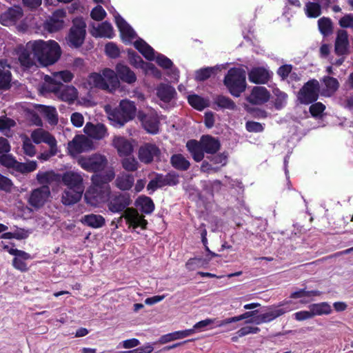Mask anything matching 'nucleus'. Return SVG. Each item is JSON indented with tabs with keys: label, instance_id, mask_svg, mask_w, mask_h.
Wrapping results in <instances>:
<instances>
[{
	"label": "nucleus",
	"instance_id": "obj_50",
	"mask_svg": "<svg viewBox=\"0 0 353 353\" xmlns=\"http://www.w3.org/2000/svg\"><path fill=\"white\" fill-rule=\"evenodd\" d=\"M304 10L306 16L309 18H317L322 13L321 6L317 2H307Z\"/></svg>",
	"mask_w": 353,
	"mask_h": 353
},
{
	"label": "nucleus",
	"instance_id": "obj_48",
	"mask_svg": "<svg viewBox=\"0 0 353 353\" xmlns=\"http://www.w3.org/2000/svg\"><path fill=\"white\" fill-rule=\"evenodd\" d=\"M136 202L140 206L141 211L146 214H151L154 210V203L149 196H140Z\"/></svg>",
	"mask_w": 353,
	"mask_h": 353
},
{
	"label": "nucleus",
	"instance_id": "obj_8",
	"mask_svg": "<svg viewBox=\"0 0 353 353\" xmlns=\"http://www.w3.org/2000/svg\"><path fill=\"white\" fill-rule=\"evenodd\" d=\"M85 28L86 24L82 18H76L72 21V26L68 35L70 47L79 48L83 45L86 34Z\"/></svg>",
	"mask_w": 353,
	"mask_h": 353
},
{
	"label": "nucleus",
	"instance_id": "obj_35",
	"mask_svg": "<svg viewBox=\"0 0 353 353\" xmlns=\"http://www.w3.org/2000/svg\"><path fill=\"white\" fill-rule=\"evenodd\" d=\"M201 142L204 152L208 154H214L220 148L219 141L210 135L203 137Z\"/></svg>",
	"mask_w": 353,
	"mask_h": 353
},
{
	"label": "nucleus",
	"instance_id": "obj_60",
	"mask_svg": "<svg viewBox=\"0 0 353 353\" xmlns=\"http://www.w3.org/2000/svg\"><path fill=\"white\" fill-rule=\"evenodd\" d=\"M106 54L110 58L115 59L120 55V50L117 46L112 42L108 43L105 46Z\"/></svg>",
	"mask_w": 353,
	"mask_h": 353
},
{
	"label": "nucleus",
	"instance_id": "obj_11",
	"mask_svg": "<svg viewBox=\"0 0 353 353\" xmlns=\"http://www.w3.org/2000/svg\"><path fill=\"white\" fill-rule=\"evenodd\" d=\"M34 41H29L18 52L19 63L26 70H29L36 65L37 57L34 50Z\"/></svg>",
	"mask_w": 353,
	"mask_h": 353
},
{
	"label": "nucleus",
	"instance_id": "obj_14",
	"mask_svg": "<svg viewBox=\"0 0 353 353\" xmlns=\"http://www.w3.org/2000/svg\"><path fill=\"white\" fill-rule=\"evenodd\" d=\"M161 150L154 143H145L140 146L138 151V157L141 162L145 164L151 163L154 158H159Z\"/></svg>",
	"mask_w": 353,
	"mask_h": 353
},
{
	"label": "nucleus",
	"instance_id": "obj_3",
	"mask_svg": "<svg viewBox=\"0 0 353 353\" xmlns=\"http://www.w3.org/2000/svg\"><path fill=\"white\" fill-rule=\"evenodd\" d=\"M223 84L231 95L239 97L246 89L245 70L239 68H230L224 77Z\"/></svg>",
	"mask_w": 353,
	"mask_h": 353
},
{
	"label": "nucleus",
	"instance_id": "obj_55",
	"mask_svg": "<svg viewBox=\"0 0 353 353\" xmlns=\"http://www.w3.org/2000/svg\"><path fill=\"white\" fill-rule=\"evenodd\" d=\"M321 294V292L319 290H305V289H301L298 291L292 292L290 297L291 299H299L302 297H310L315 296H320Z\"/></svg>",
	"mask_w": 353,
	"mask_h": 353
},
{
	"label": "nucleus",
	"instance_id": "obj_21",
	"mask_svg": "<svg viewBox=\"0 0 353 353\" xmlns=\"http://www.w3.org/2000/svg\"><path fill=\"white\" fill-rule=\"evenodd\" d=\"M114 21L123 41H131V40L137 37L136 32L132 28L119 14L117 13L114 16Z\"/></svg>",
	"mask_w": 353,
	"mask_h": 353
},
{
	"label": "nucleus",
	"instance_id": "obj_18",
	"mask_svg": "<svg viewBox=\"0 0 353 353\" xmlns=\"http://www.w3.org/2000/svg\"><path fill=\"white\" fill-rule=\"evenodd\" d=\"M92 145V141L87 137L82 134L76 135L73 139L68 143V150L72 154H80L89 150Z\"/></svg>",
	"mask_w": 353,
	"mask_h": 353
},
{
	"label": "nucleus",
	"instance_id": "obj_58",
	"mask_svg": "<svg viewBox=\"0 0 353 353\" xmlns=\"http://www.w3.org/2000/svg\"><path fill=\"white\" fill-rule=\"evenodd\" d=\"M74 78V74L69 70H62L54 74V78L57 82L60 80L65 83L70 82Z\"/></svg>",
	"mask_w": 353,
	"mask_h": 353
},
{
	"label": "nucleus",
	"instance_id": "obj_7",
	"mask_svg": "<svg viewBox=\"0 0 353 353\" xmlns=\"http://www.w3.org/2000/svg\"><path fill=\"white\" fill-rule=\"evenodd\" d=\"M320 84L316 79H310L301 87L297 93L301 104L309 105L317 101L319 97Z\"/></svg>",
	"mask_w": 353,
	"mask_h": 353
},
{
	"label": "nucleus",
	"instance_id": "obj_51",
	"mask_svg": "<svg viewBox=\"0 0 353 353\" xmlns=\"http://www.w3.org/2000/svg\"><path fill=\"white\" fill-rule=\"evenodd\" d=\"M258 313V310H253L250 312H246L239 316H233L231 318H227L220 321H218V324H216V327H221L232 323H235L243 319H246L251 316H255Z\"/></svg>",
	"mask_w": 353,
	"mask_h": 353
},
{
	"label": "nucleus",
	"instance_id": "obj_26",
	"mask_svg": "<svg viewBox=\"0 0 353 353\" xmlns=\"http://www.w3.org/2000/svg\"><path fill=\"white\" fill-rule=\"evenodd\" d=\"M84 132L95 139H102L107 134V128L103 123H97L96 125L92 123H87L83 129Z\"/></svg>",
	"mask_w": 353,
	"mask_h": 353
},
{
	"label": "nucleus",
	"instance_id": "obj_2",
	"mask_svg": "<svg viewBox=\"0 0 353 353\" xmlns=\"http://www.w3.org/2000/svg\"><path fill=\"white\" fill-rule=\"evenodd\" d=\"M34 50L36 53L37 61L44 67L55 63L61 55V48L59 43L54 40L34 41Z\"/></svg>",
	"mask_w": 353,
	"mask_h": 353
},
{
	"label": "nucleus",
	"instance_id": "obj_39",
	"mask_svg": "<svg viewBox=\"0 0 353 353\" xmlns=\"http://www.w3.org/2000/svg\"><path fill=\"white\" fill-rule=\"evenodd\" d=\"M170 163L173 168L181 171L188 170L190 166L189 161L181 154H173L170 158Z\"/></svg>",
	"mask_w": 353,
	"mask_h": 353
},
{
	"label": "nucleus",
	"instance_id": "obj_30",
	"mask_svg": "<svg viewBox=\"0 0 353 353\" xmlns=\"http://www.w3.org/2000/svg\"><path fill=\"white\" fill-rule=\"evenodd\" d=\"M83 189L67 188L62 195V203L65 205H71L77 203L81 199Z\"/></svg>",
	"mask_w": 353,
	"mask_h": 353
},
{
	"label": "nucleus",
	"instance_id": "obj_5",
	"mask_svg": "<svg viewBox=\"0 0 353 353\" xmlns=\"http://www.w3.org/2000/svg\"><path fill=\"white\" fill-rule=\"evenodd\" d=\"M0 164L8 169L12 170L11 173L28 174L34 171L37 168V162L30 161L27 163L19 162L10 154H3L0 156Z\"/></svg>",
	"mask_w": 353,
	"mask_h": 353
},
{
	"label": "nucleus",
	"instance_id": "obj_54",
	"mask_svg": "<svg viewBox=\"0 0 353 353\" xmlns=\"http://www.w3.org/2000/svg\"><path fill=\"white\" fill-rule=\"evenodd\" d=\"M57 176L52 172H39L37 175V179L39 183L47 185L57 179Z\"/></svg>",
	"mask_w": 353,
	"mask_h": 353
},
{
	"label": "nucleus",
	"instance_id": "obj_29",
	"mask_svg": "<svg viewBox=\"0 0 353 353\" xmlns=\"http://www.w3.org/2000/svg\"><path fill=\"white\" fill-rule=\"evenodd\" d=\"M176 94L174 88L169 84L160 83L157 88V97L165 103H170Z\"/></svg>",
	"mask_w": 353,
	"mask_h": 353
},
{
	"label": "nucleus",
	"instance_id": "obj_44",
	"mask_svg": "<svg viewBox=\"0 0 353 353\" xmlns=\"http://www.w3.org/2000/svg\"><path fill=\"white\" fill-rule=\"evenodd\" d=\"M309 308L312 312L313 317L317 315L330 314L332 312L331 306L327 302L311 304Z\"/></svg>",
	"mask_w": 353,
	"mask_h": 353
},
{
	"label": "nucleus",
	"instance_id": "obj_62",
	"mask_svg": "<svg viewBox=\"0 0 353 353\" xmlns=\"http://www.w3.org/2000/svg\"><path fill=\"white\" fill-rule=\"evenodd\" d=\"M202 258H191L185 263V268L189 271H193L203 265Z\"/></svg>",
	"mask_w": 353,
	"mask_h": 353
},
{
	"label": "nucleus",
	"instance_id": "obj_32",
	"mask_svg": "<svg viewBox=\"0 0 353 353\" xmlns=\"http://www.w3.org/2000/svg\"><path fill=\"white\" fill-rule=\"evenodd\" d=\"M291 310L288 304L281 303L276 309L261 314L264 323H269Z\"/></svg>",
	"mask_w": 353,
	"mask_h": 353
},
{
	"label": "nucleus",
	"instance_id": "obj_64",
	"mask_svg": "<svg viewBox=\"0 0 353 353\" xmlns=\"http://www.w3.org/2000/svg\"><path fill=\"white\" fill-rule=\"evenodd\" d=\"M154 350L152 344L146 343L143 346L137 347L132 350L123 351L121 353H151Z\"/></svg>",
	"mask_w": 353,
	"mask_h": 353
},
{
	"label": "nucleus",
	"instance_id": "obj_38",
	"mask_svg": "<svg viewBox=\"0 0 353 353\" xmlns=\"http://www.w3.org/2000/svg\"><path fill=\"white\" fill-rule=\"evenodd\" d=\"M213 102L220 109H227L230 110H234L236 108V105L233 100L230 97L223 94H217L213 97Z\"/></svg>",
	"mask_w": 353,
	"mask_h": 353
},
{
	"label": "nucleus",
	"instance_id": "obj_45",
	"mask_svg": "<svg viewBox=\"0 0 353 353\" xmlns=\"http://www.w3.org/2000/svg\"><path fill=\"white\" fill-rule=\"evenodd\" d=\"M318 27L323 37H327L333 32V23L329 17H323L318 20Z\"/></svg>",
	"mask_w": 353,
	"mask_h": 353
},
{
	"label": "nucleus",
	"instance_id": "obj_46",
	"mask_svg": "<svg viewBox=\"0 0 353 353\" xmlns=\"http://www.w3.org/2000/svg\"><path fill=\"white\" fill-rule=\"evenodd\" d=\"M219 68L206 67L201 68L195 72V80L196 81H204L210 78L212 75L216 74Z\"/></svg>",
	"mask_w": 353,
	"mask_h": 353
},
{
	"label": "nucleus",
	"instance_id": "obj_57",
	"mask_svg": "<svg viewBox=\"0 0 353 353\" xmlns=\"http://www.w3.org/2000/svg\"><path fill=\"white\" fill-rule=\"evenodd\" d=\"M102 76L105 79L108 85H114L118 83L117 74L112 70L105 68L102 71Z\"/></svg>",
	"mask_w": 353,
	"mask_h": 353
},
{
	"label": "nucleus",
	"instance_id": "obj_41",
	"mask_svg": "<svg viewBox=\"0 0 353 353\" xmlns=\"http://www.w3.org/2000/svg\"><path fill=\"white\" fill-rule=\"evenodd\" d=\"M96 34H93L95 37H106L111 39L114 37L113 28L108 21L102 22L96 29Z\"/></svg>",
	"mask_w": 353,
	"mask_h": 353
},
{
	"label": "nucleus",
	"instance_id": "obj_1",
	"mask_svg": "<svg viewBox=\"0 0 353 353\" xmlns=\"http://www.w3.org/2000/svg\"><path fill=\"white\" fill-rule=\"evenodd\" d=\"M115 176L113 170H108L104 174L96 173L92 176V186L85 193V200L92 205H97L104 202L107 195L110 193V182Z\"/></svg>",
	"mask_w": 353,
	"mask_h": 353
},
{
	"label": "nucleus",
	"instance_id": "obj_63",
	"mask_svg": "<svg viewBox=\"0 0 353 353\" xmlns=\"http://www.w3.org/2000/svg\"><path fill=\"white\" fill-rule=\"evenodd\" d=\"M339 26L343 28L353 29V14H346L339 21Z\"/></svg>",
	"mask_w": 353,
	"mask_h": 353
},
{
	"label": "nucleus",
	"instance_id": "obj_43",
	"mask_svg": "<svg viewBox=\"0 0 353 353\" xmlns=\"http://www.w3.org/2000/svg\"><path fill=\"white\" fill-rule=\"evenodd\" d=\"M188 103L195 110L202 111L208 106V101L202 97L193 94L188 97Z\"/></svg>",
	"mask_w": 353,
	"mask_h": 353
},
{
	"label": "nucleus",
	"instance_id": "obj_17",
	"mask_svg": "<svg viewBox=\"0 0 353 353\" xmlns=\"http://www.w3.org/2000/svg\"><path fill=\"white\" fill-rule=\"evenodd\" d=\"M8 253L11 255L15 256L12 262V265L14 268L21 272H26L28 271L29 268L25 261L32 259V256L29 253L17 248H11L8 250Z\"/></svg>",
	"mask_w": 353,
	"mask_h": 353
},
{
	"label": "nucleus",
	"instance_id": "obj_53",
	"mask_svg": "<svg viewBox=\"0 0 353 353\" xmlns=\"http://www.w3.org/2000/svg\"><path fill=\"white\" fill-rule=\"evenodd\" d=\"M123 168L128 172H135L139 168V163L134 157H125L121 160Z\"/></svg>",
	"mask_w": 353,
	"mask_h": 353
},
{
	"label": "nucleus",
	"instance_id": "obj_34",
	"mask_svg": "<svg viewBox=\"0 0 353 353\" xmlns=\"http://www.w3.org/2000/svg\"><path fill=\"white\" fill-rule=\"evenodd\" d=\"M82 223L92 228H100L105 225V218L100 214H90L85 215L81 219Z\"/></svg>",
	"mask_w": 353,
	"mask_h": 353
},
{
	"label": "nucleus",
	"instance_id": "obj_12",
	"mask_svg": "<svg viewBox=\"0 0 353 353\" xmlns=\"http://www.w3.org/2000/svg\"><path fill=\"white\" fill-rule=\"evenodd\" d=\"M138 119L143 128L149 133L155 134L159 129V120L157 112L150 110L148 112L139 110L137 113Z\"/></svg>",
	"mask_w": 353,
	"mask_h": 353
},
{
	"label": "nucleus",
	"instance_id": "obj_4",
	"mask_svg": "<svg viewBox=\"0 0 353 353\" xmlns=\"http://www.w3.org/2000/svg\"><path fill=\"white\" fill-rule=\"evenodd\" d=\"M105 201L107 202L108 210L114 214L124 212L127 209H134L129 208L132 200L130 194L128 192H111L110 191Z\"/></svg>",
	"mask_w": 353,
	"mask_h": 353
},
{
	"label": "nucleus",
	"instance_id": "obj_22",
	"mask_svg": "<svg viewBox=\"0 0 353 353\" xmlns=\"http://www.w3.org/2000/svg\"><path fill=\"white\" fill-rule=\"evenodd\" d=\"M349 40L348 34L345 30H339L334 43V52L338 56H343L348 53Z\"/></svg>",
	"mask_w": 353,
	"mask_h": 353
},
{
	"label": "nucleus",
	"instance_id": "obj_42",
	"mask_svg": "<svg viewBox=\"0 0 353 353\" xmlns=\"http://www.w3.org/2000/svg\"><path fill=\"white\" fill-rule=\"evenodd\" d=\"M110 120L113 123V125L117 127H121L130 120L121 112L119 108L114 109L109 114Z\"/></svg>",
	"mask_w": 353,
	"mask_h": 353
},
{
	"label": "nucleus",
	"instance_id": "obj_23",
	"mask_svg": "<svg viewBox=\"0 0 353 353\" xmlns=\"http://www.w3.org/2000/svg\"><path fill=\"white\" fill-rule=\"evenodd\" d=\"M12 73L6 60H0V90H8L11 88Z\"/></svg>",
	"mask_w": 353,
	"mask_h": 353
},
{
	"label": "nucleus",
	"instance_id": "obj_56",
	"mask_svg": "<svg viewBox=\"0 0 353 353\" xmlns=\"http://www.w3.org/2000/svg\"><path fill=\"white\" fill-rule=\"evenodd\" d=\"M309 108L310 113L314 118L321 117L322 113L325 111L326 107L321 102H314L311 103Z\"/></svg>",
	"mask_w": 353,
	"mask_h": 353
},
{
	"label": "nucleus",
	"instance_id": "obj_15",
	"mask_svg": "<svg viewBox=\"0 0 353 353\" xmlns=\"http://www.w3.org/2000/svg\"><path fill=\"white\" fill-rule=\"evenodd\" d=\"M31 139L36 144L45 143L49 145L51 148V154L55 155L57 153V141L55 138L48 131L41 128H38L31 133Z\"/></svg>",
	"mask_w": 353,
	"mask_h": 353
},
{
	"label": "nucleus",
	"instance_id": "obj_16",
	"mask_svg": "<svg viewBox=\"0 0 353 353\" xmlns=\"http://www.w3.org/2000/svg\"><path fill=\"white\" fill-rule=\"evenodd\" d=\"M66 17V12L63 9L55 10L52 17L45 24L46 29L50 32H57L63 28L65 26L64 19Z\"/></svg>",
	"mask_w": 353,
	"mask_h": 353
},
{
	"label": "nucleus",
	"instance_id": "obj_31",
	"mask_svg": "<svg viewBox=\"0 0 353 353\" xmlns=\"http://www.w3.org/2000/svg\"><path fill=\"white\" fill-rule=\"evenodd\" d=\"M186 148L196 162H200L203 160L205 152L201 142L194 139L189 140L186 143Z\"/></svg>",
	"mask_w": 353,
	"mask_h": 353
},
{
	"label": "nucleus",
	"instance_id": "obj_27",
	"mask_svg": "<svg viewBox=\"0 0 353 353\" xmlns=\"http://www.w3.org/2000/svg\"><path fill=\"white\" fill-rule=\"evenodd\" d=\"M62 182L67 188L83 189V178L81 176L74 172H66L62 176Z\"/></svg>",
	"mask_w": 353,
	"mask_h": 353
},
{
	"label": "nucleus",
	"instance_id": "obj_40",
	"mask_svg": "<svg viewBox=\"0 0 353 353\" xmlns=\"http://www.w3.org/2000/svg\"><path fill=\"white\" fill-rule=\"evenodd\" d=\"M118 108L130 120L134 118L137 108L133 101L127 99L121 100Z\"/></svg>",
	"mask_w": 353,
	"mask_h": 353
},
{
	"label": "nucleus",
	"instance_id": "obj_13",
	"mask_svg": "<svg viewBox=\"0 0 353 353\" xmlns=\"http://www.w3.org/2000/svg\"><path fill=\"white\" fill-rule=\"evenodd\" d=\"M50 196V190L48 185L34 189L28 199L29 204L35 209L42 208Z\"/></svg>",
	"mask_w": 353,
	"mask_h": 353
},
{
	"label": "nucleus",
	"instance_id": "obj_10",
	"mask_svg": "<svg viewBox=\"0 0 353 353\" xmlns=\"http://www.w3.org/2000/svg\"><path fill=\"white\" fill-rule=\"evenodd\" d=\"M79 163L86 171L97 172L105 168L108 160L103 155L94 154L88 158L80 159Z\"/></svg>",
	"mask_w": 353,
	"mask_h": 353
},
{
	"label": "nucleus",
	"instance_id": "obj_9",
	"mask_svg": "<svg viewBox=\"0 0 353 353\" xmlns=\"http://www.w3.org/2000/svg\"><path fill=\"white\" fill-rule=\"evenodd\" d=\"M123 219H125L126 223L129 228L137 229L140 227L142 230H146L148 224V221L145 219L144 216L141 215L136 209H127L123 212L122 215L117 219H114L111 225L116 223L115 228H118V224L122 222Z\"/></svg>",
	"mask_w": 353,
	"mask_h": 353
},
{
	"label": "nucleus",
	"instance_id": "obj_37",
	"mask_svg": "<svg viewBox=\"0 0 353 353\" xmlns=\"http://www.w3.org/2000/svg\"><path fill=\"white\" fill-rule=\"evenodd\" d=\"M134 178L132 174H122L115 181L116 186L121 190H129L134 185Z\"/></svg>",
	"mask_w": 353,
	"mask_h": 353
},
{
	"label": "nucleus",
	"instance_id": "obj_47",
	"mask_svg": "<svg viewBox=\"0 0 353 353\" xmlns=\"http://www.w3.org/2000/svg\"><path fill=\"white\" fill-rule=\"evenodd\" d=\"M89 84L102 90L108 89V82L105 81V79L102 76V74L93 72L89 75L88 77Z\"/></svg>",
	"mask_w": 353,
	"mask_h": 353
},
{
	"label": "nucleus",
	"instance_id": "obj_36",
	"mask_svg": "<svg viewBox=\"0 0 353 353\" xmlns=\"http://www.w3.org/2000/svg\"><path fill=\"white\" fill-rule=\"evenodd\" d=\"M194 334V330H185L181 331H176L172 333H169L167 334L162 335L159 339V343L161 344H165L169 343L170 341L183 339L187 336H189Z\"/></svg>",
	"mask_w": 353,
	"mask_h": 353
},
{
	"label": "nucleus",
	"instance_id": "obj_33",
	"mask_svg": "<svg viewBox=\"0 0 353 353\" xmlns=\"http://www.w3.org/2000/svg\"><path fill=\"white\" fill-rule=\"evenodd\" d=\"M134 48L148 61L155 59L154 49L143 39L139 38L134 43Z\"/></svg>",
	"mask_w": 353,
	"mask_h": 353
},
{
	"label": "nucleus",
	"instance_id": "obj_6",
	"mask_svg": "<svg viewBox=\"0 0 353 353\" xmlns=\"http://www.w3.org/2000/svg\"><path fill=\"white\" fill-rule=\"evenodd\" d=\"M48 83L47 90L52 92H59L61 99L64 101L73 103L77 98V90L74 86L63 85L61 81L46 76L45 79Z\"/></svg>",
	"mask_w": 353,
	"mask_h": 353
},
{
	"label": "nucleus",
	"instance_id": "obj_19",
	"mask_svg": "<svg viewBox=\"0 0 353 353\" xmlns=\"http://www.w3.org/2000/svg\"><path fill=\"white\" fill-rule=\"evenodd\" d=\"M272 77V72L264 67H254L248 72V79L255 84H266Z\"/></svg>",
	"mask_w": 353,
	"mask_h": 353
},
{
	"label": "nucleus",
	"instance_id": "obj_24",
	"mask_svg": "<svg viewBox=\"0 0 353 353\" xmlns=\"http://www.w3.org/2000/svg\"><path fill=\"white\" fill-rule=\"evenodd\" d=\"M112 145L117 149L119 157L130 156L133 152L132 144L123 137H115L113 139Z\"/></svg>",
	"mask_w": 353,
	"mask_h": 353
},
{
	"label": "nucleus",
	"instance_id": "obj_49",
	"mask_svg": "<svg viewBox=\"0 0 353 353\" xmlns=\"http://www.w3.org/2000/svg\"><path fill=\"white\" fill-rule=\"evenodd\" d=\"M323 81L326 87L325 96L334 94L339 88V81L334 77L325 76L323 77Z\"/></svg>",
	"mask_w": 353,
	"mask_h": 353
},
{
	"label": "nucleus",
	"instance_id": "obj_52",
	"mask_svg": "<svg viewBox=\"0 0 353 353\" xmlns=\"http://www.w3.org/2000/svg\"><path fill=\"white\" fill-rule=\"evenodd\" d=\"M273 94L275 96L274 103L275 108L276 110L282 109L287 103L288 94L277 88L273 90Z\"/></svg>",
	"mask_w": 353,
	"mask_h": 353
},
{
	"label": "nucleus",
	"instance_id": "obj_28",
	"mask_svg": "<svg viewBox=\"0 0 353 353\" xmlns=\"http://www.w3.org/2000/svg\"><path fill=\"white\" fill-rule=\"evenodd\" d=\"M115 69L118 77L123 82L132 84L137 81L135 73L128 65L119 63Z\"/></svg>",
	"mask_w": 353,
	"mask_h": 353
},
{
	"label": "nucleus",
	"instance_id": "obj_59",
	"mask_svg": "<svg viewBox=\"0 0 353 353\" xmlns=\"http://www.w3.org/2000/svg\"><path fill=\"white\" fill-rule=\"evenodd\" d=\"M90 16L92 19L100 21L106 17V12L101 6L98 5L92 10Z\"/></svg>",
	"mask_w": 353,
	"mask_h": 353
},
{
	"label": "nucleus",
	"instance_id": "obj_61",
	"mask_svg": "<svg viewBox=\"0 0 353 353\" xmlns=\"http://www.w3.org/2000/svg\"><path fill=\"white\" fill-rule=\"evenodd\" d=\"M157 63L163 69H170L172 67V61L162 54H158L156 57Z\"/></svg>",
	"mask_w": 353,
	"mask_h": 353
},
{
	"label": "nucleus",
	"instance_id": "obj_25",
	"mask_svg": "<svg viewBox=\"0 0 353 353\" xmlns=\"http://www.w3.org/2000/svg\"><path fill=\"white\" fill-rule=\"evenodd\" d=\"M23 16V11L20 7L10 8L1 14L0 21L3 26L14 23Z\"/></svg>",
	"mask_w": 353,
	"mask_h": 353
},
{
	"label": "nucleus",
	"instance_id": "obj_20",
	"mask_svg": "<svg viewBox=\"0 0 353 353\" xmlns=\"http://www.w3.org/2000/svg\"><path fill=\"white\" fill-rule=\"evenodd\" d=\"M270 94L266 88L255 86L252 88L250 94L246 100L253 105H262L270 99Z\"/></svg>",
	"mask_w": 353,
	"mask_h": 353
}]
</instances>
